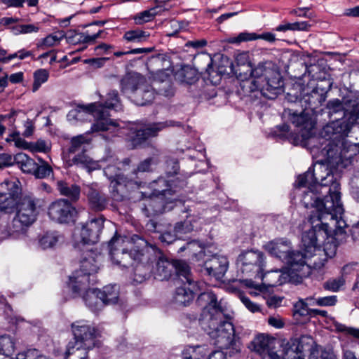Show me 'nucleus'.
I'll return each instance as SVG.
<instances>
[{
    "mask_svg": "<svg viewBox=\"0 0 359 359\" xmlns=\"http://www.w3.org/2000/svg\"><path fill=\"white\" fill-rule=\"evenodd\" d=\"M197 303L203 307L200 323L203 329L215 340L214 344L224 350L236 353L240 348L234 341V328L225 314V309L217 302L216 295L211 291L201 292Z\"/></svg>",
    "mask_w": 359,
    "mask_h": 359,
    "instance_id": "obj_1",
    "label": "nucleus"
},
{
    "mask_svg": "<svg viewBox=\"0 0 359 359\" xmlns=\"http://www.w3.org/2000/svg\"><path fill=\"white\" fill-rule=\"evenodd\" d=\"M353 124L359 125V111L348 112L344 119L332 121L323 127L321 135L329 140V143L323 149V154L331 166L346 168L351 163L345 137Z\"/></svg>",
    "mask_w": 359,
    "mask_h": 359,
    "instance_id": "obj_2",
    "label": "nucleus"
},
{
    "mask_svg": "<svg viewBox=\"0 0 359 359\" xmlns=\"http://www.w3.org/2000/svg\"><path fill=\"white\" fill-rule=\"evenodd\" d=\"M309 194L304 196L303 203L305 207L313 208L309 218L310 223L320 222L327 236L332 233H342L346 224L342 219L344 208L340 195L325 196L323 200L317 198L313 203L309 200Z\"/></svg>",
    "mask_w": 359,
    "mask_h": 359,
    "instance_id": "obj_3",
    "label": "nucleus"
},
{
    "mask_svg": "<svg viewBox=\"0 0 359 359\" xmlns=\"http://www.w3.org/2000/svg\"><path fill=\"white\" fill-rule=\"evenodd\" d=\"M251 78L242 80L241 88L246 96L267 99L276 97L283 86L280 74L271 62L259 63L251 71Z\"/></svg>",
    "mask_w": 359,
    "mask_h": 359,
    "instance_id": "obj_4",
    "label": "nucleus"
},
{
    "mask_svg": "<svg viewBox=\"0 0 359 359\" xmlns=\"http://www.w3.org/2000/svg\"><path fill=\"white\" fill-rule=\"evenodd\" d=\"M297 184L298 187H308L309 191L305 192L303 198L309 194V200L313 203L317 198H320L318 194H328L325 196L339 194V183L334 178L327 165L318 163L314 165L312 171H307L298 177ZM304 198H302L303 200Z\"/></svg>",
    "mask_w": 359,
    "mask_h": 359,
    "instance_id": "obj_5",
    "label": "nucleus"
},
{
    "mask_svg": "<svg viewBox=\"0 0 359 359\" xmlns=\"http://www.w3.org/2000/svg\"><path fill=\"white\" fill-rule=\"evenodd\" d=\"M81 110L72 111L69 116H78L81 112L92 114L96 119L91 126L92 132H100L116 129L118 126L116 121L109 118L108 109H114L116 111H121L123 107L120 102L118 92L115 90L109 91L104 103L93 102L88 105L79 107Z\"/></svg>",
    "mask_w": 359,
    "mask_h": 359,
    "instance_id": "obj_6",
    "label": "nucleus"
},
{
    "mask_svg": "<svg viewBox=\"0 0 359 359\" xmlns=\"http://www.w3.org/2000/svg\"><path fill=\"white\" fill-rule=\"evenodd\" d=\"M133 240L140 245H146V249L140 255L142 259L152 263L158 259L156 268L151 271L154 278L158 280H168L173 272L181 278L182 276L188 274L190 269L189 265L183 261L170 262L163 256L161 251L155 245H148L147 242L139 237L135 236Z\"/></svg>",
    "mask_w": 359,
    "mask_h": 359,
    "instance_id": "obj_7",
    "label": "nucleus"
},
{
    "mask_svg": "<svg viewBox=\"0 0 359 359\" xmlns=\"http://www.w3.org/2000/svg\"><path fill=\"white\" fill-rule=\"evenodd\" d=\"M39 200L32 195L22 197L15 207L16 213L7 226L9 236L18 238L25 234L27 229L36 220L38 215L37 203Z\"/></svg>",
    "mask_w": 359,
    "mask_h": 359,
    "instance_id": "obj_8",
    "label": "nucleus"
},
{
    "mask_svg": "<svg viewBox=\"0 0 359 359\" xmlns=\"http://www.w3.org/2000/svg\"><path fill=\"white\" fill-rule=\"evenodd\" d=\"M131 245V242L127 237L115 236L111 239L109 247L114 264L123 268L134 265L140 250L134 249L128 252V245Z\"/></svg>",
    "mask_w": 359,
    "mask_h": 359,
    "instance_id": "obj_9",
    "label": "nucleus"
},
{
    "mask_svg": "<svg viewBox=\"0 0 359 359\" xmlns=\"http://www.w3.org/2000/svg\"><path fill=\"white\" fill-rule=\"evenodd\" d=\"M105 176L110 180V189L113 197L116 200L123 198V191L120 189L124 187L128 190H135L143 188L145 182L137 181L132 177L125 176L119 173V168L115 165H109L104 169Z\"/></svg>",
    "mask_w": 359,
    "mask_h": 359,
    "instance_id": "obj_10",
    "label": "nucleus"
},
{
    "mask_svg": "<svg viewBox=\"0 0 359 359\" xmlns=\"http://www.w3.org/2000/svg\"><path fill=\"white\" fill-rule=\"evenodd\" d=\"M182 285L175 290L173 301L179 306H188L194 299L197 292L202 290L203 283L195 281L189 270L188 274L181 276Z\"/></svg>",
    "mask_w": 359,
    "mask_h": 359,
    "instance_id": "obj_11",
    "label": "nucleus"
},
{
    "mask_svg": "<svg viewBox=\"0 0 359 359\" xmlns=\"http://www.w3.org/2000/svg\"><path fill=\"white\" fill-rule=\"evenodd\" d=\"M20 182L17 179L6 180L0 184V210L11 212L18 205L20 191Z\"/></svg>",
    "mask_w": 359,
    "mask_h": 359,
    "instance_id": "obj_12",
    "label": "nucleus"
},
{
    "mask_svg": "<svg viewBox=\"0 0 359 359\" xmlns=\"http://www.w3.org/2000/svg\"><path fill=\"white\" fill-rule=\"evenodd\" d=\"M163 63V60L160 57H151L148 63L147 68L150 71L151 75L156 80L158 93L164 96H170L173 95L172 85L170 81L171 71L168 69H155L154 67H160Z\"/></svg>",
    "mask_w": 359,
    "mask_h": 359,
    "instance_id": "obj_13",
    "label": "nucleus"
},
{
    "mask_svg": "<svg viewBox=\"0 0 359 359\" xmlns=\"http://www.w3.org/2000/svg\"><path fill=\"white\" fill-rule=\"evenodd\" d=\"M102 217H95L83 224L79 232L75 233V241L78 244L91 245L96 243L103 229Z\"/></svg>",
    "mask_w": 359,
    "mask_h": 359,
    "instance_id": "obj_14",
    "label": "nucleus"
},
{
    "mask_svg": "<svg viewBox=\"0 0 359 359\" xmlns=\"http://www.w3.org/2000/svg\"><path fill=\"white\" fill-rule=\"evenodd\" d=\"M50 218L60 224L73 222L76 215V208L66 199H58L48 207Z\"/></svg>",
    "mask_w": 359,
    "mask_h": 359,
    "instance_id": "obj_15",
    "label": "nucleus"
},
{
    "mask_svg": "<svg viewBox=\"0 0 359 359\" xmlns=\"http://www.w3.org/2000/svg\"><path fill=\"white\" fill-rule=\"evenodd\" d=\"M312 225V228L305 231L302 237V250L306 252V256H313L316 251L320 250V240L327 236L320 222H317Z\"/></svg>",
    "mask_w": 359,
    "mask_h": 359,
    "instance_id": "obj_16",
    "label": "nucleus"
},
{
    "mask_svg": "<svg viewBox=\"0 0 359 359\" xmlns=\"http://www.w3.org/2000/svg\"><path fill=\"white\" fill-rule=\"evenodd\" d=\"M277 340L267 334H260L251 342L252 350L260 355L262 359H282L274 351Z\"/></svg>",
    "mask_w": 359,
    "mask_h": 359,
    "instance_id": "obj_17",
    "label": "nucleus"
},
{
    "mask_svg": "<svg viewBox=\"0 0 359 359\" xmlns=\"http://www.w3.org/2000/svg\"><path fill=\"white\" fill-rule=\"evenodd\" d=\"M330 88V86L325 89L318 85L310 93L304 94L298 102L302 109L314 115L316 110L325 101L326 94Z\"/></svg>",
    "mask_w": 359,
    "mask_h": 359,
    "instance_id": "obj_18",
    "label": "nucleus"
},
{
    "mask_svg": "<svg viewBox=\"0 0 359 359\" xmlns=\"http://www.w3.org/2000/svg\"><path fill=\"white\" fill-rule=\"evenodd\" d=\"M72 332L74 336L73 343L81 344L86 347H94L97 331L83 321H77L72 325Z\"/></svg>",
    "mask_w": 359,
    "mask_h": 359,
    "instance_id": "obj_19",
    "label": "nucleus"
},
{
    "mask_svg": "<svg viewBox=\"0 0 359 359\" xmlns=\"http://www.w3.org/2000/svg\"><path fill=\"white\" fill-rule=\"evenodd\" d=\"M142 203L141 209L147 217L161 214L164 211L163 197L154 194L146 196L145 192H140Z\"/></svg>",
    "mask_w": 359,
    "mask_h": 359,
    "instance_id": "obj_20",
    "label": "nucleus"
},
{
    "mask_svg": "<svg viewBox=\"0 0 359 359\" xmlns=\"http://www.w3.org/2000/svg\"><path fill=\"white\" fill-rule=\"evenodd\" d=\"M163 127L164 125L163 123H154L135 129L133 135L130 137L132 148H136L143 144L149 137L156 136L158 132Z\"/></svg>",
    "mask_w": 359,
    "mask_h": 359,
    "instance_id": "obj_21",
    "label": "nucleus"
},
{
    "mask_svg": "<svg viewBox=\"0 0 359 359\" xmlns=\"http://www.w3.org/2000/svg\"><path fill=\"white\" fill-rule=\"evenodd\" d=\"M265 248L271 255L285 262L292 251L291 242L285 238L271 241L265 245Z\"/></svg>",
    "mask_w": 359,
    "mask_h": 359,
    "instance_id": "obj_22",
    "label": "nucleus"
},
{
    "mask_svg": "<svg viewBox=\"0 0 359 359\" xmlns=\"http://www.w3.org/2000/svg\"><path fill=\"white\" fill-rule=\"evenodd\" d=\"M204 266L208 275L220 280L227 271L228 261L224 256L214 255L205 262Z\"/></svg>",
    "mask_w": 359,
    "mask_h": 359,
    "instance_id": "obj_23",
    "label": "nucleus"
},
{
    "mask_svg": "<svg viewBox=\"0 0 359 359\" xmlns=\"http://www.w3.org/2000/svg\"><path fill=\"white\" fill-rule=\"evenodd\" d=\"M142 248L138 253L136 262H135L133 266V280L137 283H141L147 278H149L151 274V267L150 262H147L145 259L141 260L142 258L140 255L146 249V245H141Z\"/></svg>",
    "mask_w": 359,
    "mask_h": 359,
    "instance_id": "obj_24",
    "label": "nucleus"
},
{
    "mask_svg": "<svg viewBox=\"0 0 359 359\" xmlns=\"http://www.w3.org/2000/svg\"><path fill=\"white\" fill-rule=\"evenodd\" d=\"M201 218L198 215H191L187 216L183 221L177 222L174 226V232L180 238L183 235L196 231L201 228Z\"/></svg>",
    "mask_w": 359,
    "mask_h": 359,
    "instance_id": "obj_25",
    "label": "nucleus"
},
{
    "mask_svg": "<svg viewBox=\"0 0 359 359\" xmlns=\"http://www.w3.org/2000/svg\"><path fill=\"white\" fill-rule=\"evenodd\" d=\"M284 116H287L291 122L296 126H302L304 129L310 130L314 126V121L311 114L304 109L300 113L293 109H286L283 112Z\"/></svg>",
    "mask_w": 359,
    "mask_h": 359,
    "instance_id": "obj_26",
    "label": "nucleus"
},
{
    "mask_svg": "<svg viewBox=\"0 0 359 359\" xmlns=\"http://www.w3.org/2000/svg\"><path fill=\"white\" fill-rule=\"evenodd\" d=\"M312 256H306V252H304L292 251L286 262L290 265L293 271L299 272L301 276H305L309 272V268L306 259Z\"/></svg>",
    "mask_w": 359,
    "mask_h": 359,
    "instance_id": "obj_27",
    "label": "nucleus"
},
{
    "mask_svg": "<svg viewBox=\"0 0 359 359\" xmlns=\"http://www.w3.org/2000/svg\"><path fill=\"white\" fill-rule=\"evenodd\" d=\"M157 82L154 83V86H150L145 83L140 86V89L135 92V96H133V100L138 105H145L153 101L155 98V90H158Z\"/></svg>",
    "mask_w": 359,
    "mask_h": 359,
    "instance_id": "obj_28",
    "label": "nucleus"
},
{
    "mask_svg": "<svg viewBox=\"0 0 359 359\" xmlns=\"http://www.w3.org/2000/svg\"><path fill=\"white\" fill-rule=\"evenodd\" d=\"M100 293L101 290L88 289L82 296L86 305L93 312L101 311L105 306Z\"/></svg>",
    "mask_w": 359,
    "mask_h": 359,
    "instance_id": "obj_29",
    "label": "nucleus"
},
{
    "mask_svg": "<svg viewBox=\"0 0 359 359\" xmlns=\"http://www.w3.org/2000/svg\"><path fill=\"white\" fill-rule=\"evenodd\" d=\"M144 82V79L140 74H133L123 78L121 81V88L123 93H131L132 97Z\"/></svg>",
    "mask_w": 359,
    "mask_h": 359,
    "instance_id": "obj_30",
    "label": "nucleus"
},
{
    "mask_svg": "<svg viewBox=\"0 0 359 359\" xmlns=\"http://www.w3.org/2000/svg\"><path fill=\"white\" fill-rule=\"evenodd\" d=\"M87 189L86 194L92 209L96 211L104 210L107 204V197L92 186H88Z\"/></svg>",
    "mask_w": 359,
    "mask_h": 359,
    "instance_id": "obj_31",
    "label": "nucleus"
},
{
    "mask_svg": "<svg viewBox=\"0 0 359 359\" xmlns=\"http://www.w3.org/2000/svg\"><path fill=\"white\" fill-rule=\"evenodd\" d=\"M90 276L77 271L74 276L70 278L69 285L74 294L81 295L83 292H85L89 289Z\"/></svg>",
    "mask_w": 359,
    "mask_h": 359,
    "instance_id": "obj_32",
    "label": "nucleus"
},
{
    "mask_svg": "<svg viewBox=\"0 0 359 359\" xmlns=\"http://www.w3.org/2000/svg\"><path fill=\"white\" fill-rule=\"evenodd\" d=\"M238 261L245 267L243 271H248V266L260 269L263 264V254L257 251L245 252L239 256Z\"/></svg>",
    "mask_w": 359,
    "mask_h": 359,
    "instance_id": "obj_33",
    "label": "nucleus"
},
{
    "mask_svg": "<svg viewBox=\"0 0 359 359\" xmlns=\"http://www.w3.org/2000/svg\"><path fill=\"white\" fill-rule=\"evenodd\" d=\"M98 269L95 254L91 251L85 252L80 261V269L79 271L81 273L91 276L97 273Z\"/></svg>",
    "mask_w": 359,
    "mask_h": 359,
    "instance_id": "obj_34",
    "label": "nucleus"
},
{
    "mask_svg": "<svg viewBox=\"0 0 359 359\" xmlns=\"http://www.w3.org/2000/svg\"><path fill=\"white\" fill-rule=\"evenodd\" d=\"M57 190L64 196L69 198L72 201H76L80 197V187L64 180H58L56 182Z\"/></svg>",
    "mask_w": 359,
    "mask_h": 359,
    "instance_id": "obj_35",
    "label": "nucleus"
},
{
    "mask_svg": "<svg viewBox=\"0 0 359 359\" xmlns=\"http://www.w3.org/2000/svg\"><path fill=\"white\" fill-rule=\"evenodd\" d=\"M93 347H86L80 342H69L65 352V359H87L88 351Z\"/></svg>",
    "mask_w": 359,
    "mask_h": 359,
    "instance_id": "obj_36",
    "label": "nucleus"
},
{
    "mask_svg": "<svg viewBox=\"0 0 359 359\" xmlns=\"http://www.w3.org/2000/svg\"><path fill=\"white\" fill-rule=\"evenodd\" d=\"M258 39H264L269 42L276 41L275 34L271 32L263 33L260 35H257L255 33L242 32L236 37L230 38L229 42L231 43H239L242 41H253Z\"/></svg>",
    "mask_w": 359,
    "mask_h": 359,
    "instance_id": "obj_37",
    "label": "nucleus"
},
{
    "mask_svg": "<svg viewBox=\"0 0 359 359\" xmlns=\"http://www.w3.org/2000/svg\"><path fill=\"white\" fill-rule=\"evenodd\" d=\"M91 140L86 134L74 136L70 139L69 146L67 149V156L76 152L84 151L88 145L90 144Z\"/></svg>",
    "mask_w": 359,
    "mask_h": 359,
    "instance_id": "obj_38",
    "label": "nucleus"
},
{
    "mask_svg": "<svg viewBox=\"0 0 359 359\" xmlns=\"http://www.w3.org/2000/svg\"><path fill=\"white\" fill-rule=\"evenodd\" d=\"M15 163L26 173H33L36 168V163L26 154L20 152L15 155Z\"/></svg>",
    "mask_w": 359,
    "mask_h": 359,
    "instance_id": "obj_39",
    "label": "nucleus"
},
{
    "mask_svg": "<svg viewBox=\"0 0 359 359\" xmlns=\"http://www.w3.org/2000/svg\"><path fill=\"white\" fill-rule=\"evenodd\" d=\"M100 294H102L104 306L116 304L119 296L118 287L116 285H107L101 290Z\"/></svg>",
    "mask_w": 359,
    "mask_h": 359,
    "instance_id": "obj_40",
    "label": "nucleus"
},
{
    "mask_svg": "<svg viewBox=\"0 0 359 359\" xmlns=\"http://www.w3.org/2000/svg\"><path fill=\"white\" fill-rule=\"evenodd\" d=\"M67 163L69 166L72 165H81L85 166L89 169H95V163L92 161V159L86 155L83 151L81 154L74 156L72 158L70 156H67Z\"/></svg>",
    "mask_w": 359,
    "mask_h": 359,
    "instance_id": "obj_41",
    "label": "nucleus"
},
{
    "mask_svg": "<svg viewBox=\"0 0 359 359\" xmlns=\"http://www.w3.org/2000/svg\"><path fill=\"white\" fill-rule=\"evenodd\" d=\"M327 109H328V113L330 117L335 114H339L342 116L341 118L334 117V121H336L337 120H342L348 114V112L344 111L343 102L338 99L330 100L327 104Z\"/></svg>",
    "mask_w": 359,
    "mask_h": 359,
    "instance_id": "obj_42",
    "label": "nucleus"
},
{
    "mask_svg": "<svg viewBox=\"0 0 359 359\" xmlns=\"http://www.w3.org/2000/svg\"><path fill=\"white\" fill-rule=\"evenodd\" d=\"M61 238L62 236L56 231L46 232L39 238V243L43 249L53 248Z\"/></svg>",
    "mask_w": 359,
    "mask_h": 359,
    "instance_id": "obj_43",
    "label": "nucleus"
},
{
    "mask_svg": "<svg viewBox=\"0 0 359 359\" xmlns=\"http://www.w3.org/2000/svg\"><path fill=\"white\" fill-rule=\"evenodd\" d=\"M208 351L205 345L189 346L183 351V359H201Z\"/></svg>",
    "mask_w": 359,
    "mask_h": 359,
    "instance_id": "obj_44",
    "label": "nucleus"
},
{
    "mask_svg": "<svg viewBox=\"0 0 359 359\" xmlns=\"http://www.w3.org/2000/svg\"><path fill=\"white\" fill-rule=\"evenodd\" d=\"M175 76L180 82L191 84L196 81L197 73L194 69L187 66L177 71Z\"/></svg>",
    "mask_w": 359,
    "mask_h": 359,
    "instance_id": "obj_45",
    "label": "nucleus"
},
{
    "mask_svg": "<svg viewBox=\"0 0 359 359\" xmlns=\"http://www.w3.org/2000/svg\"><path fill=\"white\" fill-rule=\"evenodd\" d=\"M345 283L346 278L342 274L341 276L327 280L323 283V288L332 292H337L344 287Z\"/></svg>",
    "mask_w": 359,
    "mask_h": 359,
    "instance_id": "obj_46",
    "label": "nucleus"
},
{
    "mask_svg": "<svg viewBox=\"0 0 359 359\" xmlns=\"http://www.w3.org/2000/svg\"><path fill=\"white\" fill-rule=\"evenodd\" d=\"M157 161L154 157L147 158L143 161H142L137 165V168L133 170L130 177H132L133 179L137 181H140L139 180V173L150 172L151 170V165L153 164H156Z\"/></svg>",
    "mask_w": 359,
    "mask_h": 359,
    "instance_id": "obj_47",
    "label": "nucleus"
},
{
    "mask_svg": "<svg viewBox=\"0 0 359 359\" xmlns=\"http://www.w3.org/2000/svg\"><path fill=\"white\" fill-rule=\"evenodd\" d=\"M310 27V25L307 22H285L276 27L275 29L277 32H287V31H307Z\"/></svg>",
    "mask_w": 359,
    "mask_h": 359,
    "instance_id": "obj_48",
    "label": "nucleus"
},
{
    "mask_svg": "<svg viewBox=\"0 0 359 359\" xmlns=\"http://www.w3.org/2000/svg\"><path fill=\"white\" fill-rule=\"evenodd\" d=\"M15 351V341L8 335L0 336V355H11Z\"/></svg>",
    "mask_w": 359,
    "mask_h": 359,
    "instance_id": "obj_49",
    "label": "nucleus"
},
{
    "mask_svg": "<svg viewBox=\"0 0 359 359\" xmlns=\"http://www.w3.org/2000/svg\"><path fill=\"white\" fill-rule=\"evenodd\" d=\"M149 34L140 29L129 30L124 34L123 39L129 42L139 43L147 41Z\"/></svg>",
    "mask_w": 359,
    "mask_h": 359,
    "instance_id": "obj_50",
    "label": "nucleus"
},
{
    "mask_svg": "<svg viewBox=\"0 0 359 359\" xmlns=\"http://www.w3.org/2000/svg\"><path fill=\"white\" fill-rule=\"evenodd\" d=\"M49 77V72L45 69H39L34 73V83L32 91L36 92L39 90L42 83L46 82Z\"/></svg>",
    "mask_w": 359,
    "mask_h": 359,
    "instance_id": "obj_51",
    "label": "nucleus"
},
{
    "mask_svg": "<svg viewBox=\"0 0 359 359\" xmlns=\"http://www.w3.org/2000/svg\"><path fill=\"white\" fill-rule=\"evenodd\" d=\"M53 172L51 166L45 161H41L40 165L36 163V168L33 172V175L36 178L43 179L48 177Z\"/></svg>",
    "mask_w": 359,
    "mask_h": 359,
    "instance_id": "obj_52",
    "label": "nucleus"
},
{
    "mask_svg": "<svg viewBox=\"0 0 359 359\" xmlns=\"http://www.w3.org/2000/svg\"><path fill=\"white\" fill-rule=\"evenodd\" d=\"M6 140L8 142H9V141L14 142L15 147H17L18 148L27 149L29 151L30 150L31 142H28L25 141L24 139L21 138L20 137L19 132H14V133H11L10 135V137L6 138Z\"/></svg>",
    "mask_w": 359,
    "mask_h": 359,
    "instance_id": "obj_53",
    "label": "nucleus"
},
{
    "mask_svg": "<svg viewBox=\"0 0 359 359\" xmlns=\"http://www.w3.org/2000/svg\"><path fill=\"white\" fill-rule=\"evenodd\" d=\"M156 15V10L155 8H151L149 10L144 11L140 13H138L135 17V23L137 25H141L144 22H147L151 21L154 16Z\"/></svg>",
    "mask_w": 359,
    "mask_h": 359,
    "instance_id": "obj_54",
    "label": "nucleus"
},
{
    "mask_svg": "<svg viewBox=\"0 0 359 359\" xmlns=\"http://www.w3.org/2000/svg\"><path fill=\"white\" fill-rule=\"evenodd\" d=\"M165 171L168 177L177 175L180 171L178 161L172 158H168L165 161Z\"/></svg>",
    "mask_w": 359,
    "mask_h": 359,
    "instance_id": "obj_55",
    "label": "nucleus"
},
{
    "mask_svg": "<svg viewBox=\"0 0 359 359\" xmlns=\"http://www.w3.org/2000/svg\"><path fill=\"white\" fill-rule=\"evenodd\" d=\"M50 150V145L43 140H38L36 142H31L30 151L47 153Z\"/></svg>",
    "mask_w": 359,
    "mask_h": 359,
    "instance_id": "obj_56",
    "label": "nucleus"
},
{
    "mask_svg": "<svg viewBox=\"0 0 359 359\" xmlns=\"http://www.w3.org/2000/svg\"><path fill=\"white\" fill-rule=\"evenodd\" d=\"M43 354L36 348H29L18 353L16 359H40Z\"/></svg>",
    "mask_w": 359,
    "mask_h": 359,
    "instance_id": "obj_57",
    "label": "nucleus"
},
{
    "mask_svg": "<svg viewBox=\"0 0 359 359\" xmlns=\"http://www.w3.org/2000/svg\"><path fill=\"white\" fill-rule=\"evenodd\" d=\"M104 30H100L97 33L93 35H89L85 33H77L75 34V36L78 38V40L81 41V43H93L97 39L102 37V34H104Z\"/></svg>",
    "mask_w": 359,
    "mask_h": 359,
    "instance_id": "obj_58",
    "label": "nucleus"
},
{
    "mask_svg": "<svg viewBox=\"0 0 359 359\" xmlns=\"http://www.w3.org/2000/svg\"><path fill=\"white\" fill-rule=\"evenodd\" d=\"M350 184L353 196L359 201V169L355 172Z\"/></svg>",
    "mask_w": 359,
    "mask_h": 359,
    "instance_id": "obj_59",
    "label": "nucleus"
},
{
    "mask_svg": "<svg viewBox=\"0 0 359 359\" xmlns=\"http://www.w3.org/2000/svg\"><path fill=\"white\" fill-rule=\"evenodd\" d=\"M17 34H29L33 32H37L39 31V27L33 25H20L15 27Z\"/></svg>",
    "mask_w": 359,
    "mask_h": 359,
    "instance_id": "obj_60",
    "label": "nucleus"
},
{
    "mask_svg": "<svg viewBox=\"0 0 359 359\" xmlns=\"http://www.w3.org/2000/svg\"><path fill=\"white\" fill-rule=\"evenodd\" d=\"M62 35L60 36H57V35L50 34L44 38L42 41L41 44L39 46L40 47H51L59 43L60 39H62Z\"/></svg>",
    "mask_w": 359,
    "mask_h": 359,
    "instance_id": "obj_61",
    "label": "nucleus"
},
{
    "mask_svg": "<svg viewBox=\"0 0 359 359\" xmlns=\"http://www.w3.org/2000/svg\"><path fill=\"white\" fill-rule=\"evenodd\" d=\"M337 302V296H327L324 297H320L316 299V304L321 306H331L336 304Z\"/></svg>",
    "mask_w": 359,
    "mask_h": 359,
    "instance_id": "obj_62",
    "label": "nucleus"
},
{
    "mask_svg": "<svg viewBox=\"0 0 359 359\" xmlns=\"http://www.w3.org/2000/svg\"><path fill=\"white\" fill-rule=\"evenodd\" d=\"M236 353L235 351H233L231 350H225L224 351H215L212 352L208 359H226L227 355L229 356H232Z\"/></svg>",
    "mask_w": 359,
    "mask_h": 359,
    "instance_id": "obj_63",
    "label": "nucleus"
},
{
    "mask_svg": "<svg viewBox=\"0 0 359 359\" xmlns=\"http://www.w3.org/2000/svg\"><path fill=\"white\" fill-rule=\"evenodd\" d=\"M293 313L294 315L306 316L308 314L307 304L302 300H299L294 305Z\"/></svg>",
    "mask_w": 359,
    "mask_h": 359,
    "instance_id": "obj_64",
    "label": "nucleus"
}]
</instances>
